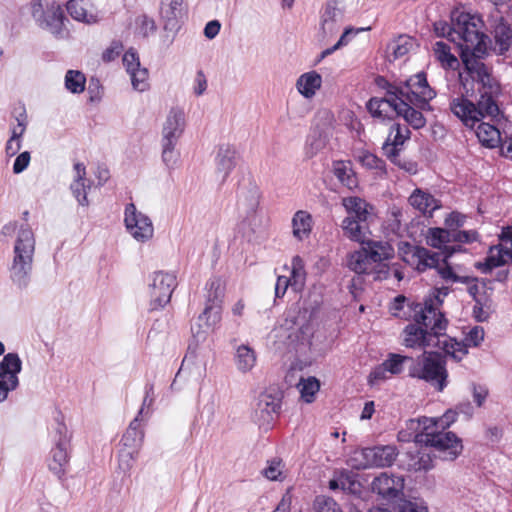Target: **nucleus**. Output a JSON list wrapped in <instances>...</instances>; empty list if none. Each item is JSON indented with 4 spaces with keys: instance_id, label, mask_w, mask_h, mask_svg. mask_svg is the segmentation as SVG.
Wrapping results in <instances>:
<instances>
[{
    "instance_id": "obj_3",
    "label": "nucleus",
    "mask_w": 512,
    "mask_h": 512,
    "mask_svg": "<svg viewBox=\"0 0 512 512\" xmlns=\"http://www.w3.org/2000/svg\"><path fill=\"white\" fill-rule=\"evenodd\" d=\"M16 230L10 278L18 288L24 289L30 283L36 240L34 232L28 224L18 227L15 221L5 224L0 233L3 236H11Z\"/></svg>"
},
{
    "instance_id": "obj_12",
    "label": "nucleus",
    "mask_w": 512,
    "mask_h": 512,
    "mask_svg": "<svg viewBox=\"0 0 512 512\" xmlns=\"http://www.w3.org/2000/svg\"><path fill=\"white\" fill-rule=\"evenodd\" d=\"M139 417H135L129 424L122 436L121 443L123 448L119 452L120 466L124 469H130L132 462L137 458L139 449L144 439V431L142 429V421Z\"/></svg>"
},
{
    "instance_id": "obj_48",
    "label": "nucleus",
    "mask_w": 512,
    "mask_h": 512,
    "mask_svg": "<svg viewBox=\"0 0 512 512\" xmlns=\"http://www.w3.org/2000/svg\"><path fill=\"white\" fill-rule=\"evenodd\" d=\"M300 389L301 398L306 403H311L315 399V394L320 389V382L315 377L301 378L298 383Z\"/></svg>"
},
{
    "instance_id": "obj_42",
    "label": "nucleus",
    "mask_w": 512,
    "mask_h": 512,
    "mask_svg": "<svg viewBox=\"0 0 512 512\" xmlns=\"http://www.w3.org/2000/svg\"><path fill=\"white\" fill-rule=\"evenodd\" d=\"M312 218L303 210L297 211L292 219L293 235L298 240H303L311 231Z\"/></svg>"
},
{
    "instance_id": "obj_60",
    "label": "nucleus",
    "mask_w": 512,
    "mask_h": 512,
    "mask_svg": "<svg viewBox=\"0 0 512 512\" xmlns=\"http://www.w3.org/2000/svg\"><path fill=\"white\" fill-rule=\"evenodd\" d=\"M479 240V234L476 230H452V242L473 243Z\"/></svg>"
},
{
    "instance_id": "obj_46",
    "label": "nucleus",
    "mask_w": 512,
    "mask_h": 512,
    "mask_svg": "<svg viewBox=\"0 0 512 512\" xmlns=\"http://www.w3.org/2000/svg\"><path fill=\"white\" fill-rule=\"evenodd\" d=\"M260 192L256 186H251L246 192L242 191L238 204L246 209L248 214L255 213L259 205Z\"/></svg>"
},
{
    "instance_id": "obj_24",
    "label": "nucleus",
    "mask_w": 512,
    "mask_h": 512,
    "mask_svg": "<svg viewBox=\"0 0 512 512\" xmlns=\"http://www.w3.org/2000/svg\"><path fill=\"white\" fill-rule=\"evenodd\" d=\"M185 128L184 112L178 108L170 110L162 129L161 143L177 144Z\"/></svg>"
},
{
    "instance_id": "obj_64",
    "label": "nucleus",
    "mask_w": 512,
    "mask_h": 512,
    "mask_svg": "<svg viewBox=\"0 0 512 512\" xmlns=\"http://www.w3.org/2000/svg\"><path fill=\"white\" fill-rule=\"evenodd\" d=\"M31 160L30 152L24 151L20 153L13 163V173L20 174L27 169Z\"/></svg>"
},
{
    "instance_id": "obj_49",
    "label": "nucleus",
    "mask_w": 512,
    "mask_h": 512,
    "mask_svg": "<svg viewBox=\"0 0 512 512\" xmlns=\"http://www.w3.org/2000/svg\"><path fill=\"white\" fill-rule=\"evenodd\" d=\"M412 361H415V358L391 353L383 363L391 374L397 375L403 371L405 363H408V366H412Z\"/></svg>"
},
{
    "instance_id": "obj_6",
    "label": "nucleus",
    "mask_w": 512,
    "mask_h": 512,
    "mask_svg": "<svg viewBox=\"0 0 512 512\" xmlns=\"http://www.w3.org/2000/svg\"><path fill=\"white\" fill-rule=\"evenodd\" d=\"M30 12L36 25L57 39H64L69 31L65 26L64 10L57 1L31 0Z\"/></svg>"
},
{
    "instance_id": "obj_43",
    "label": "nucleus",
    "mask_w": 512,
    "mask_h": 512,
    "mask_svg": "<svg viewBox=\"0 0 512 512\" xmlns=\"http://www.w3.org/2000/svg\"><path fill=\"white\" fill-rule=\"evenodd\" d=\"M363 221H359L352 216L346 217L342 221V229L344 231V235L351 239L352 241H356L359 243H365V232L364 227L362 225Z\"/></svg>"
},
{
    "instance_id": "obj_2",
    "label": "nucleus",
    "mask_w": 512,
    "mask_h": 512,
    "mask_svg": "<svg viewBox=\"0 0 512 512\" xmlns=\"http://www.w3.org/2000/svg\"><path fill=\"white\" fill-rule=\"evenodd\" d=\"M454 421V414H445L438 421L432 418L423 417L420 419H410L407 422V428L414 431L416 442L423 443L426 446L433 447L438 452V457L443 460H455L462 452V440L451 431H437L438 423L444 429Z\"/></svg>"
},
{
    "instance_id": "obj_14",
    "label": "nucleus",
    "mask_w": 512,
    "mask_h": 512,
    "mask_svg": "<svg viewBox=\"0 0 512 512\" xmlns=\"http://www.w3.org/2000/svg\"><path fill=\"white\" fill-rule=\"evenodd\" d=\"M176 286L177 279L174 274L163 271L155 272L152 282L149 284L150 309L157 310L168 304Z\"/></svg>"
},
{
    "instance_id": "obj_25",
    "label": "nucleus",
    "mask_w": 512,
    "mask_h": 512,
    "mask_svg": "<svg viewBox=\"0 0 512 512\" xmlns=\"http://www.w3.org/2000/svg\"><path fill=\"white\" fill-rule=\"evenodd\" d=\"M411 131L406 125L398 123L393 124L390 127V132L383 143L382 149L388 159H394L399 155L403 144L410 139Z\"/></svg>"
},
{
    "instance_id": "obj_5",
    "label": "nucleus",
    "mask_w": 512,
    "mask_h": 512,
    "mask_svg": "<svg viewBox=\"0 0 512 512\" xmlns=\"http://www.w3.org/2000/svg\"><path fill=\"white\" fill-rule=\"evenodd\" d=\"M408 376L423 380L437 392H443L448 385L446 362L439 353L424 352L408 366Z\"/></svg>"
},
{
    "instance_id": "obj_11",
    "label": "nucleus",
    "mask_w": 512,
    "mask_h": 512,
    "mask_svg": "<svg viewBox=\"0 0 512 512\" xmlns=\"http://www.w3.org/2000/svg\"><path fill=\"white\" fill-rule=\"evenodd\" d=\"M354 460H359L357 469L390 467L398 455L393 445H380L362 448L354 454Z\"/></svg>"
},
{
    "instance_id": "obj_10",
    "label": "nucleus",
    "mask_w": 512,
    "mask_h": 512,
    "mask_svg": "<svg viewBox=\"0 0 512 512\" xmlns=\"http://www.w3.org/2000/svg\"><path fill=\"white\" fill-rule=\"evenodd\" d=\"M187 14L185 0H160L159 15L166 32L164 42L172 44Z\"/></svg>"
},
{
    "instance_id": "obj_54",
    "label": "nucleus",
    "mask_w": 512,
    "mask_h": 512,
    "mask_svg": "<svg viewBox=\"0 0 512 512\" xmlns=\"http://www.w3.org/2000/svg\"><path fill=\"white\" fill-rule=\"evenodd\" d=\"M176 145L174 143H162V160L169 168H173L179 158V153L175 149Z\"/></svg>"
},
{
    "instance_id": "obj_16",
    "label": "nucleus",
    "mask_w": 512,
    "mask_h": 512,
    "mask_svg": "<svg viewBox=\"0 0 512 512\" xmlns=\"http://www.w3.org/2000/svg\"><path fill=\"white\" fill-rule=\"evenodd\" d=\"M124 223L130 235L139 242H146L153 237L154 228L151 219L137 211L133 203L125 207Z\"/></svg>"
},
{
    "instance_id": "obj_7",
    "label": "nucleus",
    "mask_w": 512,
    "mask_h": 512,
    "mask_svg": "<svg viewBox=\"0 0 512 512\" xmlns=\"http://www.w3.org/2000/svg\"><path fill=\"white\" fill-rule=\"evenodd\" d=\"M206 305L202 314L198 317V329L191 330L197 341L204 340L205 334L214 327L221 320V304L223 298V287L221 280L218 278H211L207 281L206 286Z\"/></svg>"
},
{
    "instance_id": "obj_35",
    "label": "nucleus",
    "mask_w": 512,
    "mask_h": 512,
    "mask_svg": "<svg viewBox=\"0 0 512 512\" xmlns=\"http://www.w3.org/2000/svg\"><path fill=\"white\" fill-rule=\"evenodd\" d=\"M343 206L347 210L349 216L363 222L368 220L373 210V207L369 203L356 196L344 198Z\"/></svg>"
},
{
    "instance_id": "obj_30",
    "label": "nucleus",
    "mask_w": 512,
    "mask_h": 512,
    "mask_svg": "<svg viewBox=\"0 0 512 512\" xmlns=\"http://www.w3.org/2000/svg\"><path fill=\"white\" fill-rule=\"evenodd\" d=\"M75 179L72 182L70 189L73 196L78 201L79 205L87 206L89 204L87 199V190L90 189V184H86V168L83 163H76L74 165Z\"/></svg>"
},
{
    "instance_id": "obj_34",
    "label": "nucleus",
    "mask_w": 512,
    "mask_h": 512,
    "mask_svg": "<svg viewBox=\"0 0 512 512\" xmlns=\"http://www.w3.org/2000/svg\"><path fill=\"white\" fill-rule=\"evenodd\" d=\"M362 249L368 254L373 263H381L393 255L392 246L385 241L366 240L362 243Z\"/></svg>"
},
{
    "instance_id": "obj_1",
    "label": "nucleus",
    "mask_w": 512,
    "mask_h": 512,
    "mask_svg": "<svg viewBox=\"0 0 512 512\" xmlns=\"http://www.w3.org/2000/svg\"><path fill=\"white\" fill-rule=\"evenodd\" d=\"M459 81L462 92L450 99L449 109L466 128L474 129L485 118L492 122H499L503 118L498 105L501 87L491 71L484 70L474 60H464Z\"/></svg>"
},
{
    "instance_id": "obj_51",
    "label": "nucleus",
    "mask_w": 512,
    "mask_h": 512,
    "mask_svg": "<svg viewBox=\"0 0 512 512\" xmlns=\"http://www.w3.org/2000/svg\"><path fill=\"white\" fill-rule=\"evenodd\" d=\"M157 30L156 23L153 18L147 15H139L135 20V34L143 38L153 35Z\"/></svg>"
},
{
    "instance_id": "obj_32",
    "label": "nucleus",
    "mask_w": 512,
    "mask_h": 512,
    "mask_svg": "<svg viewBox=\"0 0 512 512\" xmlns=\"http://www.w3.org/2000/svg\"><path fill=\"white\" fill-rule=\"evenodd\" d=\"M332 171L338 181L349 190L358 187V178L350 161L338 160L332 164Z\"/></svg>"
},
{
    "instance_id": "obj_33",
    "label": "nucleus",
    "mask_w": 512,
    "mask_h": 512,
    "mask_svg": "<svg viewBox=\"0 0 512 512\" xmlns=\"http://www.w3.org/2000/svg\"><path fill=\"white\" fill-rule=\"evenodd\" d=\"M66 10L78 22L91 25L99 21L97 13L87 10L86 0H69L66 4Z\"/></svg>"
},
{
    "instance_id": "obj_53",
    "label": "nucleus",
    "mask_w": 512,
    "mask_h": 512,
    "mask_svg": "<svg viewBox=\"0 0 512 512\" xmlns=\"http://www.w3.org/2000/svg\"><path fill=\"white\" fill-rule=\"evenodd\" d=\"M128 74L130 75L131 83L135 90L143 92L148 88L149 73L146 68L140 67Z\"/></svg>"
},
{
    "instance_id": "obj_26",
    "label": "nucleus",
    "mask_w": 512,
    "mask_h": 512,
    "mask_svg": "<svg viewBox=\"0 0 512 512\" xmlns=\"http://www.w3.org/2000/svg\"><path fill=\"white\" fill-rule=\"evenodd\" d=\"M404 345L409 348L416 347H431L439 345V340H436L428 330H424L419 324H408L404 329Z\"/></svg>"
},
{
    "instance_id": "obj_50",
    "label": "nucleus",
    "mask_w": 512,
    "mask_h": 512,
    "mask_svg": "<svg viewBox=\"0 0 512 512\" xmlns=\"http://www.w3.org/2000/svg\"><path fill=\"white\" fill-rule=\"evenodd\" d=\"M326 146V139L319 131L312 132L305 143V155L308 158L314 157Z\"/></svg>"
},
{
    "instance_id": "obj_59",
    "label": "nucleus",
    "mask_w": 512,
    "mask_h": 512,
    "mask_svg": "<svg viewBox=\"0 0 512 512\" xmlns=\"http://www.w3.org/2000/svg\"><path fill=\"white\" fill-rule=\"evenodd\" d=\"M434 29L438 36L447 37L450 41L456 42L453 15L451 16V24L439 21L434 23Z\"/></svg>"
},
{
    "instance_id": "obj_36",
    "label": "nucleus",
    "mask_w": 512,
    "mask_h": 512,
    "mask_svg": "<svg viewBox=\"0 0 512 512\" xmlns=\"http://www.w3.org/2000/svg\"><path fill=\"white\" fill-rule=\"evenodd\" d=\"M492 296L493 290H490L487 294L474 300L472 316L477 322H487L495 312V304Z\"/></svg>"
},
{
    "instance_id": "obj_56",
    "label": "nucleus",
    "mask_w": 512,
    "mask_h": 512,
    "mask_svg": "<svg viewBox=\"0 0 512 512\" xmlns=\"http://www.w3.org/2000/svg\"><path fill=\"white\" fill-rule=\"evenodd\" d=\"M154 401V386L153 384H146L145 386V396L142 402V406L137 413V417L144 419L149 416V408L153 404Z\"/></svg>"
},
{
    "instance_id": "obj_19",
    "label": "nucleus",
    "mask_w": 512,
    "mask_h": 512,
    "mask_svg": "<svg viewBox=\"0 0 512 512\" xmlns=\"http://www.w3.org/2000/svg\"><path fill=\"white\" fill-rule=\"evenodd\" d=\"M281 409L280 393H261L254 408L253 419L260 426H269L279 415Z\"/></svg>"
},
{
    "instance_id": "obj_15",
    "label": "nucleus",
    "mask_w": 512,
    "mask_h": 512,
    "mask_svg": "<svg viewBox=\"0 0 512 512\" xmlns=\"http://www.w3.org/2000/svg\"><path fill=\"white\" fill-rule=\"evenodd\" d=\"M22 360L17 353H7L0 361V403L5 401L9 392L19 386V373Z\"/></svg>"
},
{
    "instance_id": "obj_62",
    "label": "nucleus",
    "mask_w": 512,
    "mask_h": 512,
    "mask_svg": "<svg viewBox=\"0 0 512 512\" xmlns=\"http://www.w3.org/2000/svg\"><path fill=\"white\" fill-rule=\"evenodd\" d=\"M484 329L481 326H474L465 337L466 345L478 347L484 340Z\"/></svg>"
},
{
    "instance_id": "obj_41",
    "label": "nucleus",
    "mask_w": 512,
    "mask_h": 512,
    "mask_svg": "<svg viewBox=\"0 0 512 512\" xmlns=\"http://www.w3.org/2000/svg\"><path fill=\"white\" fill-rule=\"evenodd\" d=\"M235 364L243 373L250 371L256 364V353L248 345H240L236 349Z\"/></svg>"
},
{
    "instance_id": "obj_28",
    "label": "nucleus",
    "mask_w": 512,
    "mask_h": 512,
    "mask_svg": "<svg viewBox=\"0 0 512 512\" xmlns=\"http://www.w3.org/2000/svg\"><path fill=\"white\" fill-rule=\"evenodd\" d=\"M410 205L422 214L432 216V213L441 208V202L430 193L422 189H415L409 197Z\"/></svg>"
},
{
    "instance_id": "obj_58",
    "label": "nucleus",
    "mask_w": 512,
    "mask_h": 512,
    "mask_svg": "<svg viewBox=\"0 0 512 512\" xmlns=\"http://www.w3.org/2000/svg\"><path fill=\"white\" fill-rule=\"evenodd\" d=\"M490 290H493V288L488 286L486 280L478 281L477 278L467 287V292L473 300L482 297V295L487 294Z\"/></svg>"
},
{
    "instance_id": "obj_8",
    "label": "nucleus",
    "mask_w": 512,
    "mask_h": 512,
    "mask_svg": "<svg viewBox=\"0 0 512 512\" xmlns=\"http://www.w3.org/2000/svg\"><path fill=\"white\" fill-rule=\"evenodd\" d=\"M389 89V93L398 97L400 101H409L422 110L430 109L429 102L436 97V91L430 87L424 72L399 82V87Z\"/></svg>"
},
{
    "instance_id": "obj_31",
    "label": "nucleus",
    "mask_w": 512,
    "mask_h": 512,
    "mask_svg": "<svg viewBox=\"0 0 512 512\" xmlns=\"http://www.w3.org/2000/svg\"><path fill=\"white\" fill-rule=\"evenodd\" d=\"M322 86V77L316 71L303 73L296 81L297 91L306 99H311Z\"/></svg>"
},
{
    "instance_id": "obj_17",
    "label": "nucleus",
    "mask_w": 512,
    "mask_h": 512,
    "mask_svg": "<svg viewBox=\"0 0 512 512\" xmlns=\"http://www.w3.org/2000/svg\"><path fill=\"white\" fill-rule=\"evenodd\" d=\"M414 321L424 330H428L436 340L445 335L447 320L444 315L434 306L433 300L425 301L424 306L415 312Z\"/></svg>"
},
{
    "instance_id": "obj_44",
    "label": "nucleus",
    "mask_w": 512,
    "mask_h": 512,
    "mask_svg": "<svg viewBox=\"0 0 512 512\" xmlns=\"http://www.w3.org/2000/svg\"><path fill=\"white\" fill-rule=\"evenodd\" d=\"M306 275L304 260L299 255L294 256L291 261L290 277H288L293 283L294 291H299L304 287Z\"/></svg>"
},
{
    "instance_id": "obj_39",
    "label": "nucleus",
    "mask_w": 512,
    "mask_h": 512,
    "mask_svg": "<svg viewBox=\"0 0 512 512\" xmlns=\"http://www.w3.org/2000/svg\"><path fill=\"white\" fill-rule=\"evenodd\" d=\"M435 58L440 62L444 69L455 70L459 66V60L451 53V48L443 41H438L433 47Z\"/></svg>"
},
{
    "instance_id": "obj_22",
    "label": "nucleus",
    "mask_w": 512,
    "mask_h": 512,
    "mask_svg": "<svg viewBox=\"0 0 512 512\" xmlns=\"http://www.w3.org/2000/svg\"><path fill=\"white\" fill-rule=\"evenodd\" d=\"M403 488L404 478L402 476L389 475L386 472H382L375 477L371 483V489L374 493L389 499L398 497Z\"/></svg>"
},
{
    "instance_id": "obj_61",
    "label": "nucleus",
    "mask_w": 512,
    "mask_h": 512,
    "mask_svg": "<svg viewBox=\"0 0 512 512\" xmlns=\"http://www.w3.org/2000/svg\"><path fill=\"white\" fill-rule=\"evenodd\" d=\"M123 51V44L120 40H113L102 53V61L109 63L114 61Z\"/></svg>"
},
{
    "instance_id": "obj_13",
    "label": "nucleus",
    "mask_w": 512,
    "mask_h": 512,
    "mask_svg": "<svg viewBox=\"0 0 512 512\" xmlns=\"http://www.w3.org/2000/svg\"><path fill=\"white\" fill-rule=\"evenodd\" d=\"M411 264L415 265V268L419 272H424L427 269L435 268L438 274L446 281H452L455 277V272L452 267L448 265V263L443 260V265L441 264V255L436 252H432L427 248L420 246L411 247Z\"/></svg>"
},
{
    "instance_id": "obj_45",
    "label": "nucleus",
    "mask_w": 512,
    "mask_h": 512,
    "mask_svg": "<svg viewBox=\"0 0 512 512\" xmlns=\"http://www.w3.org/2000/svg\"><path fill=\"white\" fill-rule=\"evenodd\" d=\"M408 462L406 468L409 471H428L433 467L432 459L429 454L417 452L407 454Z\"/></svg>"
},
{
    "instance_id": "obj_52",
    "label": "nucleus",
    "mask_w": 512,
    "mask_h": 512,
    "mask_svg": "<svg viewBox=\"0 0 512 512\" xmlns=\"http://www.w3.org/2000/svg\"><path fill=\"white\" fill-rule=\"evenodd\" d=\"M361 163L368 169L375 170L379 175L386 174V163L373 153L366 152L361 157Z\"/></svg>"
},
{
    "instance_id": "obj_18",
    "label": "nucleus",
    "mask_w": 512,
    "mask_h": 512,
    "mask_svg": "<svg viewBox=\"0 0 512 512\" xmlns=\"http://www.w3.org/2000/svg\"><path fill=\"white\" fill-rule=\"evenodd\" d=\"M488 29L493 36L494 42H489L490 48L499 55L505 54L512 45V28L508 21L501 15H491L488 18Z\"/></svg>"
},
{
    "instance_id": "obj_38",
    "label": "nucleus",
    "mask_w": 512,
    "mask_h": 512,
    "mask_svg": "<svg viewBox=\"0 0 512 512\" xmlns=\"http://www.w3.org/2000/svg\"><path fill=\"white\" fill-rule=\"evenodd\" d=\"M452 242V231L445 228H431L429 229L428 243L435 248L444 246L445 250L451 255L458 251L456 246H447L446 244Z\"/></svg>"
},
{
    "instance_id": "obj_55",
    "label": "nucleus",
    "mask_w": 512,
    "mask_h": 512,
    "mask_svg": "<svg viewBox=\"0 0 512 512\" xmlns=\"http://www.w3.org/2000/svg\"><path fill=\"white\" fill-rule=\"evenodd\" d=\"M316 512H342L335 500L329 497H317L314 502Z\"/></svg>"
},
{
    "instance_id": "obj_27",
    "label": "nucleus",
    "mask_w": 512,
    "mask_h": 512,
    "mask_svg": "<svg viewBox=\"0 0 512 512\" xmlns=\"http://www.w3.org/2000/svg\"><path fill=\"white\" fill-rule=\"evenodd\" d=\"M216 173L224 182L236 166V149L230 144H222L215 158Z\"/></svg>"
},
{
    "instance_id": "obj_47",
    "label": "nucleus",
    "mask_w": 512,
    "mask_h": 512,
    "mask_svg": "<svg viewBox=\"0 0 512 512\" xmlns=\"http://www.w3.org/2000/svg\"><path fill=\"white\" fill-rule=\"evenodd\" d=\"M86 84L85 75L78 70H68L65 75V88L73 93L79 94L84 91Z\"/></svg>"
},
{
    "instance_id": "obj_40",
    "label": "nucleus",
    "mask_w": 512,
    "mask_h": 512,
    "mask_svg": "<svg viewBox=\"0 0 512 512\" xmlns=\"http://www.w3.org/2000/svg\"><path fill=\"white\" fill-rule=\"evenodd\" d=\"M373 264V261L363 249L352 253L348 260L349 269L357 274H371Z\"/></svg>"
},
{
    "instance_id": "obj_63",
    "label": "nucleus",
    "mask_w": 512,
    "mask_h": 512,
    "mask_svg": "<svg viewBox=\"0 0 512 512\" xmlns=\"http://www.w3.org/2000/svg\"><path fill=\"white\" fill-rule=\"evenodd\" d=\"M123 64L126 68L127 73H130L135 69L141 67L139 56L133 48L127 50L123 55Z\"/></svg>"
},
{
    "instance_id": "obj_37",
    "label": "nucleus",
    "mask_w": 512,
    "mask_h": 512,
    "mask_svg": "<svg viewBox=\"0 0 512 512\" xmlns=\"http://www.w3.org/2000/svg\"><path fill=\"white\" fill-rule=\"evenodd\" d=\"M414 104L409 101H400V110L398 116L404 118L406 123L413 129L418 130L426 125V119L421 111L413 107Z\"/></svg>"
},
{
    "instance_id": "obj_4",
    "label": "nucleus",
    "mask_w": 512,
    "mask_h": 512,
    "mask_svg": "<svg viewBox=\"0 0 512 512\" xmlns=\"http://www.w3.org/2000/svg\"><path fill=\"white\" fill-rule=\"evenodd\" d=\"M456 42L461 49V60H473L484 70L490 69L481 61L487 54L489 36L481 31L483 21L478 15L465 12H453Z\"/></svg>"
},
{
    "instance_id": "obj_23",
    "label": "nucleus",
    "mask_w": 512,
    "mask_h": 512,
    "mask_svg": "<svg viewBox=\"0 0 512 512\" xmlns=\"http://www.w3.org/2000/svg\"><path fill=\"white\" fill-rule=\"evenodd\" d=\"M512 262V246L505 247L502 244L489 247L484 262L477 263L476 267L483 273L489 274L493 269Z\"/></svg>"
},
{
    "instance_id": "obj_57",
    "label": "nucleus",
    "mask_w": 512,
    "mask_h": 512,
    "mask_svg": "<svg viewBox=\"0 0 512 512\" xmlns=\"http://www.w3.org/2000/svg\"><path fill=\"white\" fill-rule=\"evenodd\" d=\"M411 45L412 44L409 38L400 36L390 46L394 58L398 59L405 56L409 52Z\"/></svg>"
},
{
    "instance_id": "obj_29",
    "label": "nucleus",
    "mask_w": 512,
    "mask_h": 512,
    "mask_svg": "<svg viewBox=\"0 0 512 512\" xmlns=\"http://www.w3.org/2000/svg\"><path fill=\"white\" fill-rule=\"evenodd\" d=\"M474 130L482 146L489 149L500 146L501 133L495 124H490L481 120L477 123Z\"/></svg>"
},
{
    "instance_id": "obj_9",
    "label": "nucleus",
    "mask_w": 512,
    "mask_h": 512,
    "mask_svg": "<svg viewBox=\"0 0 512 512\" xmlns=\"http://www.w3.org/2000/svg\"><path fill=\"white\" fill-rule=\"evenodd\" d=\"M51 439L53 447L51 449V460L49 469L59 478L65 472L70 458V441L71 435L68 433L67 426L63 422V416L57 412L55 416V424L52 427Z\"/></svg>"
},
{
    "instance_id": "obj_20",
    "label": "nucleus",
    "mask_w": 512,
    "mask_h": 512,
    "mask_svg": "<svg viewBox=\"0 0 512 512\" xmlns=\"http://www.w3.org/2000/svg\"><path fill=\"white\" fill-rule=\"evenodd\" d=\"M366 108L373 118L382 121L392 120L394 114L398 116L400 100L393 94H386L384 97H372L366 103Z\"/></svg>"
},
{
    "instance_id": "obj_21",
    "label": "nucleus",
    "mask_w": 512,
    "mask_h": 512,
    "mask_svg": "<svg viewBox=\"0 0 512 512\" xmlns=\"http://www.w3.org/2000/svg\"><path fill=\"white\" fill-rule=\"evenodd\" d=\"M343 18V10L338 7L337 1H327L320 16V33L322 38H326L336 33L343 22Z\"/></svg>"
}]
</instances>
